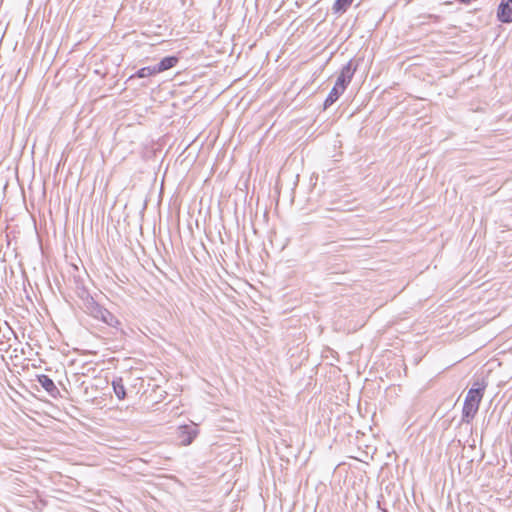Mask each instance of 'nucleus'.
<instances>
[{
    "instance_id": "nucleus-1",
    "label": "nucleus",
    "mask_w": 512,
    "mask_h": 512,
    "mask_svg": "<svg viewBox=\"0 0 512 512\" xmlns=\"http://www.w3.org/2000/svg\"><path fill=\"white\" fill-rule=\"evenodd\" d=\"M485 389V382H476L474 383V387L468 390L462 409L463 421L469 423L475 417L484 396Z\"/></svg>"
},
{
    "instance_id": "nucleus-2",
    "label": "nucleus",
    "mask_w": 512,
    "mask_h": 512,
    "mask_svg": "<svg viewBox=\"0 0 512 512\" xmlns=\"http://www.w3.org/2000/svg\"><path fill=\"white\" fill-rule=\"evenodd\" d=\"M352 75L350 73V66L347 65L342 68L334 87L331 89L327 98L325 99V108L331 106L338 98L344 93L347 85L350 83Z\"/></svg>"
},
{
    "instance_id": "nucleus-3",
    "label": "nucleus",
    "mask_w": 512,
    "mask_h": 512,
    "mask_svg": "<svg viewBox=\"0 0 512 512\" xmlns=\"http://www.w3.org/2000/svg\"><path fill=\"white\" fill-rule=\"evenodd\" d=\"M198 430L189 425H182L178 428L177 437L182 446L190 445L196 438Z\"/></svg>"
},
{
    "instance_id": "nucleus-4",
    "label": "nucleus",
    "mask_w": 512,
    "mask_h": 512,
    "mask_svg": "<svg viewBox=\"0 0 512 512\" xmlns=\"http://www.w3.org/2000/svg\"><path fill=\"white\" fill-rule=\"evenodd\" d=\"M497 17L503 23L512 22V0H501Z\"/></svg>"
},
{
    "instance_id": "nucleus-5",
    "label": "nucleus",
    "mask_w": 512,
    "mask_h": 512,
    "mask_svg": "<svg viewBox=\"0 0 512 512\" xmlns=\"http://www.w3.org/2000/svg\"><path fill=\"white\" fill-rule=\"evenodd\" d=\"M179 62L178 57L176 56H168L163 58L158 66L155 67V71L157 74L162 73L166 70H169L173 67H175Z\"/></svg>"
},
{
    "instance_id": "nucleus-6",
    "label": "nucleus",
    "mask_w": 512,
    "mask_h": 512,
    "mask_svg": "<svg viewBox=\"0 0 512 512\" xmlns=\"http://www.w3.org/2000/svg\"><path fill=\"white\" fill-rule=\"evenodd\" d=\"M38 382L40 383V385L49 393H52L53 391L56 390V386L53 382V380L47 376V375H39L38 377Z\"/></svg>"
},
{
    "instance_id": "nucleus-7",
    "label": "nucleus",
    "mask_w": 512,
    "mask_h": 512,
    "mask_svg": "<svg viewBox=\"0 0 512 512\" xmlns=\"http://www.w3.org/2000/svg\"><path fill=\"white\" fill-rule=\"evenodd\" d=\"M354 0H336L333 4L332 10L335 14H340L345 11L351 6Z\"/></svg>"
},
{
    "instance_id": "nucleus-8",
    "label": "nucleus",
    "mask_w": 512,
    "mask_h": 512,
    "mask_svg": "<svg viewBox=\"0 0 512 512\" xmlns=\"http://www.w3.org/2000/svg\"><path fill=\"white\" fill-rule=\"evenodd\" d=\"M112 386H113V390H114V393H115L116 397L119 400L125 399V397H126V390H125V387H124V385L122 383V380L121 379L114 380L112 382Z\"/></svg>"
},
{
    "instance_id": "nucleus-9",
    "label": "nucleus",
    "mask_w": 512,
    "mask_h": 512,
    "mask_svg": "<svg viewBox=\"0 0 512 512\" xmlns=\"http://www.w3.org/2000/svg\"><path fill=\"white\" fill-rule=\"evenodd\" d=\"M156 74L157 73L155 71V67H143L137 71L136 76L138 78H145V77H150V76H153Z\"/></svg>"
},
{
    "instance_id": "nucleus-10",
    "label": "nucleus",
    "mask_w": 512,
    "mask_h": 512,
    "mask_svg": "<svg viewBox=\"0 0 512 512\" xmlns=\"http://www.w3.org/2000/svg\"><path fill=\"white\" fill-rule=\"evenodd\" d=\"M104 321L109 325L118 324V320L114 319L112 315H110V320L104 319Z\"/></svg>"
}]
</instances>
